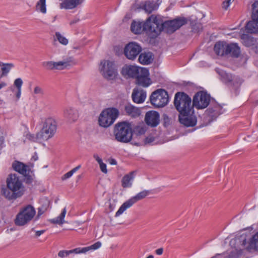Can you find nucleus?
Instances as JSON below:
<instances>
[{
    "instance_id": "18",
    "label": "nucleus",
    "mask_w": 258,
    "mask_h": 258,
    "mask_svg": "<svg viewBox=\"0 0 258 258\" xmlns=\"http://www.w3.org/2000/svg\"><path fill=\"white\" fill-rule=\"evenodd\" d=\"M143 69L135 66H125L122 69L121 73L125 77L136 78Z\"/></svg>"
},
{
    "instance_id": "3",
    "label": "nucleus",
    "mask_w": 258,
    "mask_h": 258,
    "mask_svg": "<svg viewBox=\"0 0 258 258\" xmlns=\"http://www.w3.org/2000/svg\"><path fill=\"white\" fill-rule=\"evenodd\" d=\"M113 133L117 142L128 143L133 138L132 123L127 121L118 122L115 124Z\"/></svg>"
},
{
    "instance_id": "51",
    "label": "nucleus",
    "mask_w": 258,
    "mask_h": 258,
    "mask_svg": "<svg viewBox=\"0 0 258 258\" xmlns=\"http://www.w3.org/2000/svg\"><path fill=\"white\" fill-rule=\"evenodd\" d=\"M229 5L227 3L226 1H224L222 4V8L224 9L225 10H227L228 8L229 7Z\"/></svg>"
},
{
    "instance_id": "33",
    "label": "nucleus",
    "mask_w": 258,
    "mask_h": 258,
    "mask_svg": "<svg viewBox=\"0 0 258 258\" xmlns=\"http://www.w3.org/2000/svg\"><path fill=\"white\" fill-rule=\"evenodd\" d=\"M242 43L246 47H249L253 44V38L247 34H243L240 36Z\"/></svg>"
},
{
    "instance_id": "28",
    "label": "nucleus",
    "mask_w": 258,
    "mask_h": 258,
    "mask_svg": "<svg viewBox=\"0 0 258 258\" xmlns=\"http://www.w3.org/2000/svg\"><path fill=\"white\" fill-rule=\"evenodd\" d=\"M152 53L150 52L141 53L139 56V61L143 64H149L152 61Z\"/></svg>"
},
{
    "instance_id": "54",
    "label": "nucleus",
    "mask_w": 258,
    "mask_h": 258,
    "mask_svg": "<svg viewBox=\"0 0 258 258\" xmlns=\"http://www.w3.org/2000/svg\"><path fill=\"white\" fill-rule=\"evenodd\" d=\"M3 143H4V138L3 136H0V149H1L2 148Z\"/></svg>"
},
{
    "instance_id": "19",
    "label": "nucleus",
    "mask_w": 258,
    "mask_h": 258,
    "mask_svg": "<svg viewBox=\"0 0 258 258\" xmlns=\"http://www.w3.org/2000/svg\"><path fill=\"white\" fill-rule=\"evenodd\" d=\"M148 76V70L144 68L136 78L137 84L144 87H148L151 84V80Z\"/></svg>"
},
{
    "instance_id": "56",
    "label": "nucleus",
    "mask_w": 258,
    "mask_h": 258,
    "mask_svg": "<svg viewBox=\"0 0 258 258\" xmlns=\"http://www.w3.org/2000/svg\"><path fill=\"white\" fill-rule=\"evenodd\" d=\"M233 1L234 0H226L227 3H228L229 5L231 3V2Z\"/></svg>"
},
{
    "instance_id": "24",
    "label": "nucleus",
    "mask_w": 258,
    "mask_h": 258,
    "mask_svg": "<svg viewBox=\"0 0 258 258\" xmlns=\"http://www.w3.org/2000/svg\"><path fill=\"white\" fill-rule=\"evenodd\" d=\"M124 110L125 114L133 117L138 116L140 115V110L130 103L125 104L124 106Z\"/></svg>"
},
{
    "instance_id": "60",
    "label": "nucleus",
    "mask_w": 258,
    "mask_h": 258,
    "mask_svg": "<svg viewBox=\"0 0 258 258\" xmlns=\"http://www.w3.org/2000/svg\"><path fill=\"white\" fill-rule=\"evenodd\" d=\"M81 178V175L78 176V178Z\"/></svg>"
},
{
    "instance_id": "1",
    "label": "nucleus",
    "mask_w": 258,
    "mask_h": 258,
    "mask_svg": "<svg viewBox=\"0 0 258 258\" xmlns=\"http://www.w3.org/2000/svg\"><path fill=\"white\" fill-rule=\"evenodd\" d=\"M7 188L2 190L3 195L9 200L21 197L25 189L22 180L16 174H10L6 179Z\"/></svg>"
},
{
    "instance_id": "46",
    "label": "nucleus",
    "mask_w": 258,
    "mask_h": 258,
    "mask_svg": "<svg viewBox=\"0 0 258 258\" xmlns=\"http://www.w3.org/2000/svg\"><path fill=\"white\" fill-rule=\"evenodd\" d=\"M73 175V174L71 172V171H69L68 172H67V173H66L65 174H64L62 177H61V179L62 180H66L70 177H71Z\"/></svg>"
},
{
    "instance_id": "22",
    "label": "nucleus",
    "mask_w": 258,
    "mask_h": 258,
    "mask_svg": "<svg viewBox=\"0 0 258 258\" xmlns=\"http://www.w3.org/2000/svg\"><path fill=\"white\" fill-rule=\"evenodd\" d=\"M63 116L68 122L72 123L75 122L78 118V111L75 108L69 107L63 111Z\"/></svg>"
},
{
    "instance_id": "47",
    "label": "nucleus",
    "mask_w": 258,
    "mask_h": 258,
    "mask_svg": "<svg viewBox=\"0 0 258 258\" xmlns=\"http://www.w3.org/2000/svg\"><path fill=\"white\" fill-rule=\"evenodd\" d=\"M16 101H18L21 97V89H17L15 93Z\"/></svg>"
},
{
    "instance_id": "26",
    "label": "nucleus",
    "mask_w": 258,
    "mask_h": 258,
    "mask_svg": "<svg viewBox=\"0 0 258 258\" xmlns=\"http://www.w3.org/2000/svg\"><path fill=\"white\" fill-rule=\"evenodd\" d=\"M82 2V0H63L60 3V7L61 9H72L81 4Z\"/></svg>"
},
{
    "instance_id": "4",
    "label": "nucleus",
    "mask_w": 258,
    "mask_h": 258,
    "mask_svg": "<svg viewBox=\"0 0 258 258\" xmlns=\"http://www.w3.org/2000/svg\"><path fill=\"white\" fill-rule=\"evenodd\" d=\"M174 105L179 112V115L192 112L194 111L191 98L183 92L175 94L174 101Z\"/></svg>"
},
{
    "instance_id": "42",
    "label": "nucleus",
    "mask_w": 258,
    "mask_h": 258,
    "mask_svg": "<svg viewBox=\"0 0 258 258\" xmlns=\"http://www.w3.org/2000/svg\"><path fill=\"white\" fill-rule=\"evenodd\" d=\"M14 84L17 88V89H21L23 81L21 78H17L15 80Z\"/></svg>"
},
{
    "instance_id": "12",
    "label": "nucleus",
    "mask_w": 258,
    "mask_h": 258,
    "mask_svg": "<svg viewBox=\"0 0 258 258\" xmlns=\"http://www.w3.org/2000/svg\"><path fill=\"white\" fill-rule=\"evenodd\" d=\"M211 97L204 91L198 92L194 96L192 106L198 109L206 108L210 103Z\"/></svg>"
},
{
    "instance_id": "17",
    "label": "nucleus",
    "mask_w": 258,
    "mask_h": 258,
    "mask_svg": "<svg viewBox=\"0 0 258 258\" xmlns=\"http://www.w3.org/2000/svg\"><path fill=\"white\" fill-rule=\"evenodd\" d=\"M145 120L148 125L155 127L159 123V113L155 111H149L146 113Z\"/></svg>"
},
{
    "instance_id": "38",
    "label": "nucleus",
    "mask_w": 258,
    "mask_h": 258,
    "mask_svg": "<svg viewBox=\"0 0 258 258\" xmlns=\"http://www.w3.org/2000/svg\"><path fill=\"white\" fill-rule=\"evenodd\" d=\"M0 66H3L2 71L3 75H6L10 72V70L14 67L13 63H4L1 62Z\"/></svg>"
},
{
    "instance_id": "48",
    "label": "nucleus",
    "mask_w": 258,
    "mask_h": 258,
    "mask_svg": "<svg viewBox=\"0 0 258 258\" xmlns=\"http://www.w3.org/2000/svg\"><path fill=\"white\" fill-rule=\"evenodd\" d=\"M93 158L95 159V160L98 162V164L103 162L101 158H100L99 156L96 154L93 155Z\"/></svg>"
},
{
    "instance_id": "31",
    "label": "nucleus",
    "mask_w": 258,
    "mask_h": 258,
    "mask_svg": "<svg viewBox=\"0 0 258 258\" xmlns=\"http://www.w3.org/2000/svg\"><path fill=\"white\" fill-rule=\"evenodd\" d=\"M158 7V6L153 1H147L143 6V9L148 14L156 10Z\"/></svg>"
},
{
    "instance_id": "59",
    "label": "nucleus",
    "mask_w": 258,
    "mask_h": 258,
    "mask_svg": "<svg viewBox=\"0 0 258 258\" xmlns=\"http://www.w3.org/2000/svg\"><path fill=\"white\" fill-rule=\"evenodd\" d=\"M133 144L135 145H137V146H138L139 145V144L137 143H133Z\"/></svg>"
},
{
    "instance_id": "57",
    "label": "nucleus",
    "mask_w": 258,
    "mask_h": 258,
    "mask_svg": "<svg viewBox=\"0 0 258 258\" xmlns=\"http://www.w3.org/2000/svg\"><path fill=\"white\" fill-rule=\"evenodd\" d=\"M111 164H116V161L114 160H113L112 162H111Z\"/></svg>"
},
{
    "instance_id": "44",
    "label": "nucleus",
    "mask_w": 258,
    "mask_h": 258,
    "mask_svg": "<svg viewBox=\"0 0 258 258\" xmlns=\"http://www.w3.org/2000/svg\"><path fill=\"white\" fill-rule=\"evenodd\" d=\"M34 93L35 94H43V92L41 88L38 86H36L35 87L34 89Z\"/></svg>"
},
{
    "instance_id": "5",
    "label": "nucleus",
    "mask_w": 258,
    "mask_h": 258,
    "mask_svg": "<svg viewBox=\"0 0 258 258\" xmlns=\"http://www.w3.org/2000/svg\"><path fill=\"white\" fill-rule=\"evenodd\" d=\"M156 23L160 29V33L162 30L168 33H172L187 23V20L183 17H178L172 20L167 21L162 23L156 17Z\"/></svg>"
},
{
    "instance_id": "58",
    "label": "nucleus",
    "mask_w": 258,
    "mask_h": 258,
    "mask_svg": "<svg viewBox=\"0 0 258 258\" xmlns=\"http://www.w3.org/2000/svg\"><path fill=\"white\" fill-rule=\"evenodd\" d=\"M76 22H77V21H71L70 22V25H72V24H74L75 23H76Z\"/></svg>"
},
{
    "instance_id": "13",
    "label": "nucleus",
    "mask_w": 258,
    "mask_h": 258,
    "mask_svg": "<svg viewBox=\"0 0 258 258\" xmlns=\"http://www.w3.org/2000/svg\"><path fill=\"white\" fill-rule=\"evenodd\" d=\"M149 194L150 191L149 190H145L138 193L135 196L132 197V198L125 202L116 212L115 216H119L120 215L122 214L123 212L125 211L127 209L130 208L138 201L146 198Z\"/></svg>"
},
{
    "instance_id": "14",
    "label": "nucleus",
    "mask_w": 258,
    "mask_h": 258,
    "mask_svg": "<svg viewBox=\"0 0 258 258\" xmlns=\"http://www.w3.org/2000/svg\"><path fill=\"white\" fill-rule=\"evenodd\" d=\"M142 47L136 42H130L124 48V54L130 60H134L142 51Z\"/></svg>"
},
{
    "instance_id": "2",
    "label": "nucleus",
    "mask_w": 258,
    "mask_h": 258,
    "mask_svg": "<svg viewBox=\"0 0 258 258\" xmlns=\"http://www.w3.org/2000/svg\"><path fill=\"white\" fill-rule=\"evenodd\" d=\"M155 20L156 16L151 15L144 23L134 21L131 24V30L136 34H141L146 31L151 37H156L160 34V29Z\"/></svg>"
},
{
    "instance_id": "34",
    "label": "nucleus",
    "mask_w": 258,
    "mask_h": 258,
    "mask_svg": "<svg viewBox=\"0 0 258 258\" xmlns=\"http://www.w3.org/2000/svg\"><path fill=\"white\" fill-rule=\"evenodd\" d=\"M71 58L67 60H63L58 62H55V69L63 70L70 66Z\"/></svg>"
},
{
    "instance_id": "11",
    "label": "nucleus",
    "mask_w": 258,
    "mask_h": 258,
    "mask_svg": "<svg viewBox=\"0 0 258 258\" xmlns=\"http://www.w3.org/2000/svg\"><path fill=\"white\" fill-rule=\"evenodd\" d=\"M101 246V243L100 241H97L94 244L87 247H77L73 249L67 250H61L58 252V256L60 258H65L68 256L70 254H81L86 253L88 251L91 250H96L99 248Z\"/></svg>"
},
{
    "instance_id": "62",
    "label": "nucleus",
    "mask_w": 258,
    "mask_h": 258,
    "mask_svg": "<svg viewBox=\"0 0 258 258\" xmlns=\"http://www.w3.org/2000/svg\"><path fill=\"white\" fill-rule=\"evenodd\" d=\"M230 257H231V255H229V258H231Z\"/></svg>"
},
{
    "instance_id": "8",
    "label": "nucleus",
    "mask_w": 258,
    "mask_h": 258,
    "mask_svg": "<svg viewBox=\"0 0 258 258\" xmlns=\"http://www.w3.org/2000/svg\"><path fill=\"white\" fill-rule=\"evenodd\" d=\"M35 214L34 208L31 205H27L17 214L15 219L16 224L18 226L24 225L33 219Z\"/></svg>"
},
{
    "instance_id": "9",
    "label": "nucleus",
    "mask_w": 258,
    "mask_h": 258,
    "mask_svg": "<svg viewBox=\"0 0 258 258\" xmlns=\"http://www.w3.org/2000/svg\"><path fill=\"white\" fill-rule=\"evenodd\" d=\"M151 104L156 107H163L169 102V96L167 92L164 89H159L154 91L150 96Z\"/></svg>"
},
{
    "instance_id": "36",
    "label": "nucleus",
    "mask_w": 258,
    "mask_h": 258,
    "mask_svg": "<svg viewBox=\"0 0 258 258\" xmlns=\"http://www.w3.org/2000/svg\"><path fill=\"white\" fill-rule=\"evenodd\" d=\"M252 19L258 21V2L256 1L252 5Z\"/></svg>"
},
{
    "instance_id": "52",
    "label": "nucleus",
    "mask_w": 258,
    "mask_h": 258,
    "mask_svg": "<svg viewBox=\"0 0 258 258\" xmlns=\"http://www.w3.org/2000/svg\"><path fill=\"white\" fill-rule=\"evenodd\" d=\"M81 168V165H79L76 167L75 168H73L72 170H71V172L73 174L74 173H75L77 170H78Z\"/></svg>"
},
{
    "instance_id": "25",
    "label": "nucleus",
    "mask_w": 258,
    "mask_h": 258,
    "mask_svg": "<svg viewBox=\"0 0 258 258\" xmlns=\"http://www.w3.org/2000/svg\"><path fill=\"white\" fill-rule=\"evenodd\" d=\"M215 71L219 75L220 79L224 83H228L236 79L235 77H233L231 74H228L220 69L217 68Z\"/></svg>"
},
{
    "instance_id": "43",
    "label": "nucleus",
    "mask_w": 258,
    "mask_h": 258,
    "mask_svg": "<svg viewBox=\"0 0 258 258\" xmlns=\"http://www.w3.org/2000/svg\"><path fill=\"white\" fill-rule=\"evenodd\" d=\"M99 166H100L101 171L104 173H107V169L106 168V164H105L103 162H102L100 163H99Z\"/></svg>"
},
{
    "instance_id": "21",
    "label": "nucleus",
    "mask_w": 258,
    "mask_h": 258,
    "mask_svg": "<svg viewBox=\"0 0 258 258\" xmlns=\"http://www.w3.org/2000/svg\"><path fill=\"white\" fill-rule=\"evenodd\" d=\"M242 245L245 246V248L249 251L255 250L258 251V232L255 233L250 240L249 242L246 244V238L245 236L241 235Z\"/></svg>"
},
{
    "instance_id": "50",
    "label": "nucleus",
    "mask_w": 258,
    "mask_h": 258,
    "mask_svg": "<svg viewBox=\"0 0 258 258\" xmlns=\"http://www.w3.org/2000/svg\"><path fill=\"white\" fill-rule=\"evenodd\" d=\"M45 211V210L42 208H39L38 211V216H41Z\"/></svg>"
},
{
    "instance_id": "53",
    "label": "nucleus",
    "mask_w": 258,
    "mask_h": 258,
    "mask_svg": "<svg viewBox=\"0 0 258 258\" xmlns=\"http://www.w3.org/2000/svg\"><path fill=\"white\" fill-rule=\"evenodd\" d=\"M163 249L162 248H160L156 250V253L158 255H161L162 254Z\"/></svg>"
},
{
    "instance_id": "49",
    "label": "nucleus",
    "mask_w": 258,
    "mask_h": 258,
    "mask_svg": "<svg viewBox=\"0 0 258 258\" xmlns=\"http://www.w3.org/2000/svg\"><path fill=\"white\" fill-rule=\"evenodd\" d=\"M45 230H44L36 231L35 232V235L36 237L40 236L41 234H43Z\"/></svg>"
},
{
    "instance_id": "10",
    "label": "nucleus",
    "mask_w": 258,
    "mask_h": 258,
    "mask_svg": "<svg viewBox=\"0 0 258 258\" xmlns=\"http://www.w3.org/2000/svg\"><path fill=\"white\" fill-rule=\"evenodd\" d=\"M99 69L102 76L107 80H113L116 78L117 75V71L114 63L109 60L101 61Z\"/></svg>"
},
{
    "instance_id": "37",
    "label": "nucleus",
    "mask_w": 258,
    "mask_h": 258,
    "mask_svg": "<svg viewBox=\"0 0 258 258\" xmlns=\"http://www.w3.org/2000/svg\"><path fill=\"white\" fill-rule=\"evenodd\" d=\"M58 40L62 45H66L68 43V40L58 32L55 34L54 40Z\"/></svg>"
},
{
    "instance_id": "39",
    "label": "nucleus",
    "mask_w": 258,
    "mask_h": 258,
    "mask_svg": "<svg viewBox=\"0 0 258 258\" xmlns=\"http://www.w3.org/2000/svg\"><path fill=\"white\" fill-rule=\"evenodd\" d=\"M42 66L49 70L55 69V62L52 61H44L42 62Z\"/></svg>"
},
{
    "instance_id": "40",
    "label": "nucleus",
    "mask_w": 258,
    "mask_h": 258,
    "mask_svg": "<svg viewBox=\"0 0 258 258\" xmlns=\"http://www.w3.org/2000/svg\"><path fill=\"white\" fill-rule=\"evenodd\" d=\"M136 131L137 135H142L145 133L146 131V127L145 125H139L136 127Z\"/></svg>"
},
{
    "instance_id": "6",
    "label": "nucleus",
    "mask_w": 258,
    "mask_h": 258,
    "mask_svg": "<svg viewBox=\"0 0 258 258\" xmlns=\"http://www.w3.org/2000/svg\"><path fill=\"white\" fill-rule=\"evenodd\" d=\"M57 124L55 120L52 117L46 118L40 132L37 133V138L43 140L52 138L56 133Z\"/></svg>"
},
{
    "instance_id": "27",
    "label": "nucleus",
    "mask_w": 258,
    "mask_h": 258,
    "mask_svg": "<svg viewBox=\"0 0 258 258\" xmlns=\"http://www.w3.org/2000/svg\"><path fill=\"white\" fill-rule=\"evenodd\" d=\"M226 46L227 43L219 41L215 44L214 51L218 55L223 56L226 55Z\"/></svg>"
},
{
    "instance_id": "61",
    "label": "nucleus",
    "mask_w": 258,
    "mask_h": 258,
    "mask_svg": "<svg viewBox=\"0 0 258 258\" xmlns=\"http://www.w3.org/2000/svg\"><path fill=\"white\" fill-rule=\"evenodd\" d=\"M256 104H258V100L256 101Z\"/></svg>"
},
{
    "instance_id": "16",
    "label": "nucleus",
    "mask_w": 258,
    "mask_h": 258,
    "mask_svg": "<svg viewBox=\"0 0 258 258\" xmlns=\"http://www.w3.org/2000/svg\"><path fill=\"white\" fill-rule=\"evenodd\" d=\"M180 122L186 126H194L197 123V117L192 112H187L186 114L179 115Z\"/></svg>"
},
{
    "instance_id": "7",
    "label": "nucleus",
    "mask_w": 258,
    "mask_h": 258,
    "mask_svg": "<svg viewBox=\"0 0 258 258\" xmlns=\"http://www.w3.org/2000/svg\"><path fill=\"white\" fill-rule=\"evenodd\" d=\"M119 115L118 110L115 108H108L100 113L98 122L101 126L107 127L113 123Z\"/></svg>"
},
{
    "instance_id": "30",
    "label": "nucleus",
    "mask_w": 258,
    "mask_h": 258,
    "mask_svg": "<svg viewBox=\"0 0 258 258\" xmlns=\"http://www.w3.org/2000/svg\"><path fill=\"white\" fill-rule=\"evenodd\" d=\"M134 172L124 175L121 181L122 186L124 188L130 187L132 186V181L134 179Z\"/></svg>"
},
{
    "instance_id": "32",
    "label": "nucleus",
    "mask_w": 258,
    "mask_h": 258,
    "mask_svg": "<svg viewBox=\"0 0 258 258\" xmlns=\"http://www.w3.org/2000/svg\"><path fill=\"white\" fill-rule=\"evenodd\" d=\"M67 213L66 208L63 209L60 214L57 217L50 220L52 223L62 224L64 223V218Z\"/></svg>"
},
{
    "instance_id": "41",
    "label": "nucleus",
    "mask_w": 258,
    "mask_h": 258,
    "mask_svg": "<svg viewBox=\"0 0 258 258\" xmlns=\"http://www.w3.org/2000/svg\"><path fill=\"white\" fill-rule=\"evenodd\" d=\"M26 138L27 139H28L31 141H32V142H36L38 140H42V138H37V134H36V136H35L33 134H27L26 136Z\"/></svg>"
},
{
    "instance_id": "20",
    "label": "nucleus",
    "mask_w": 258,
    "mask_h": 258,
    "mask_svg": "<svg viewBox=\"0 0 258 258\" xmlns=\"http://www.w3.org/2000/svg\"><path fill=\"white\" fill-rule=\"evenodd\" d=\"M132 98L135 103H142L146 99V92L140 88L136 87L133 89Z\"/></svg>"
},
{
    "instance_id": "55",
    "label": "nucleus",
    "mask_w": 258,
    "mask_h": 258,
    "mask_svg": "<svg viewBox=\"0 0 258 258\" xmlns=\"http://www.w3.org/2000/svg\"><path fill=\"white\" fill-rule=\"evenodd\" d=\"M7 86V84L5 82H2L0 83V89H2L3 88L6 87Z\"/></svg>"
},
{
    "instance_id": "29",
    "label": "nucleus",
    "mask_w": 258,
    "mask_h": 258,
    "mask_svg": "<svg viewBox=\"0 0 258 258\" xmlns=\"http://www.w3.org/2000/svg\"><path fill=\"white\" fill-rule=\"evenodd\" d=\"M245 29L247 33H258V21L252 19L247 23Z\"/></svg>"
},
{
    "instance_id": "45",
    "label": "nucleus",
    "mask_w": 258,
    "mask_h": 258,
    "mask_svg": "<svg viewBox=\"0 0 258 258\" xmlns=\"http://www.w3.org/2000/svg\"><path fill=\"white\" fill-rule=\"evenodd\" d=\"M154 138L152 136H149L145 138V144H150L154 141Z\"/></svg>"
},
{
    "instance_id": "23",
    "label": "nucleus",
    "mask_w": 258,
    "mask_h": 258,
    "mask_svg": "<svg viewBox=\"0 0 258 258\" xmlns=\"http://www.w3.org/2000/svg\"><path fill=\"white\" fill-rule=\"evenodd\" d=\"M240 53V47L237 43H227L226 55L237 57Z\"/></svg>"
},
{
    "instance_id": "15",
    "label": "nucleus",
    "mask_w": 258,
    "mask_h": 258,
    "mask_svg": "<svg viewBox=\"0 0 258 258\" xmlns=\"http://www.w3.org/2000/svg\"><path fill=\"white\" fill-rule=\"evenodd\" d=\"M12 167L15 171L27 177V182H31L32 178L28 175L30 169L27 165L20 161H15L12 163Z\"/></svg>"
},
{
    "instance_id": "35",
    "label": "nucleus",
    "mask_w": 258,
    "mask_h": 258,
    "mask_svg": "<svg viewBox=\"0 0 258 258\" xmlns=\"http://www.w3.org/2000/svg\"><path fill=\"white\" fill-rule=\"evenodd\" d=\"M36 10L43 14L46 13V0H39L36 4Z\"/></svg>"
}]
</instances>
